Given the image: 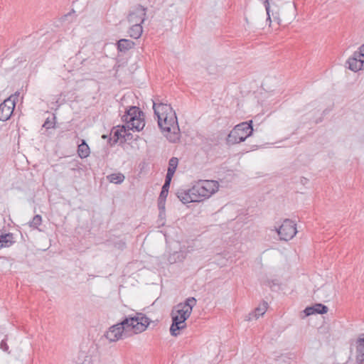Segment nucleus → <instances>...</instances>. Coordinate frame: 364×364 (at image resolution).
<instances>
[{"mask_svg":"<svg viewBox=\"0 0 364 364\" xmlns=\"http://www.w3.org/2000/svg\"><path fill=\"white\" fill-rule=\"evenodd\" d=\"M166 198H158V206H159V210L161 211H164L165 210V202H166Z\"/></svg>","mask_w":364,"mask_h":364,"instance_id":"cd10ccee","label":"nucleus"},{"mask_svg":"<svg viewBox=\"0 0 364 364\" xmlns=\"http://www.w3.org/2000/svg\"><path fill=\"white\" fill-rule=\"evenodd\" d=\"M153 109L158 119V125L166 137L171 142H176L180 137V129L176 113L171 105L153 101Z\"/></svg>","mask_w":364,"mask_h":364,"instance_id":"f257e3e1","label":"nucleus"},{"mask_svg":"<svg viewBox=\"0 0 364 364\" xmlns=\"http://www.w3.org/2000/svg\"><path fill=\"white\" fill-rule=\"evenodd\" d=\"M171 179V178H165L164 184L162 186L161 191L159 195V198H166L168 193V189L170 186Z\"/></svg>","mask_w":364,"mask_h":364,"instance_id":"5701e85b","label":"nucleus"},{"mask_svg":"<svg viewBox=\"0 0 364 364\" xmlns=\"http://www.w3.org/2000/svg\"><path fill=\"white\" fill-rule=\"evenodd\" d=\"M15 97L11 96L0 104V120H8L13 114L15 107Z\"/></svg>","mask_w":364,"mask_h":364,"instance_id":"0eeeda50","label":"nucleus"},{"mask_svg":"<svg viewBox=\"0 0 364 364\" xmlns=\"http://www.w3.org/2000/svg\"><path fill=\"white\" fill-rule=\"evenodd\" d=\"M178 164V159L176 157H172L170 159L166 178L172 179L177 168Z\"/></svg>","mask_w":364,"mask_h":364,"instance_id":"6ab92c4d","label":"nucleus"},{"mask_svg":"<svg viewBox=\"0 0 364 364\" xmlns=\"http://www.w3.org/2000/svg\"><path fill=\"white\" fill-rule=\"evenodd\" d=\"M146 8L141 5H137L129 11L127 20L129 23H142L146 18Z\"/></svg>","mask_w":364,"mask_h":364,"instance_id":"6e6552de","label":"nucleus"},{"mask_svg":"<svg viewBox=\"0 0 364 364\" xmlns=\"http://www.w3.org/2000/svg\"><path fill=\"white\" fill-rule=\"evenodd\" d=\"M304 313L305 314V316H309L316 314L314 306L306 307L304 310Z\"/></svg>","mask_w":364,"mask_h":364,"instance_id":"bb28decb","label":"nucleus"},{"mask_svg":"<svg viewBox=\"0 0 364 364\" xmlns=\"http://www.w3.org/2000/svg\"><path fill=\"white\" fill-rule=\"evenodd\" d=\"M178 198L184 204L193 202H199L196 194L192 192V187L186 191H179L177 193Z\"/></svg>","mask_w":364,"mask_h":364,"instance_id":"9d476101","label":"nucleus"},{"mask_svg":"<svg viewBox=\"0 0 364 364\" xmlns=\"http://www.w3.org/2000/svg\"><path fill=\"white\" fill-rule=\"evenodd\" d=\"M42 223V218L40 215H36L33 220L29 223V225L31 228H37L39 225H41Z\"/></svg>","mask_w":364,"mask_h":364,"instance_id":"b1692460","label":"nucleus"},{"mask_svg":"<svg viewBox=\"0 0 364 364\" xmlns=\"http://www.w3.org/2000/svg\"><path fill=\"white\" fill-rule=\"evenodd\" d=\"M125 245H126V244H125V242H120L119 243V248L123 249L124 247H125Z\"/></svg>","mask_w":364,"mask_h":364,"instance_id":"7c9ffc66","label":"nucleus"},{"mask_svg":"<svg viewBox=\"0 0 364 364\" xmlns=\"http://www.w3.org/2000/svg\"><path fill=\"white\" fill-rule=\"evenodd\" d=\"M186 256V254L182 251L174 252L168 257V260L171 264H173L177 262L183 261L185 259Z\"/></svg>","mask_w":364,"mask_h":364,"instance_id":"412c9836","label":"nucleus"},{"mask_svg":"<svg viewBox=\"0 0 364 364\" xmlns=\"http://www.w3.org/2000/svg\"><path fill=\"white\" fill-rule=\"evenodd\" d=\"M347 63L348 64V68L350 70L357 72L362 69L364 59H362L357 53H354L352 57L348 60Z\"/></svg>","mask_w":364,"mask_h":364,"instance_id":"9b49d317","label":"nucleus"},{"mask_svg":"<svg viewBox=\"0 0 364 364\" xmlns=\"http://www.w3.org/2000/svg\"><path fill=\"white\" fill-rule=\"evenodd\" d=\"M356 359L358 363H364V334L357 341Z\"/></svg>","mask_w":364,"mask_h":364,"instance_id":"f3484780","label":"nucleus"},{"mask_svg":"<svg viewBox=\"0 0 364 364\" xmlns=\"http://www.w3.org/2000/svg\"><path fill=\"white\" fill-rule=\"evenodd\" d=\"M131 27L129 29V35L130 37L138 39L142 34L143 28L141 23H130Z\"/></svg>","mask_w":364,"mask_h":364,"instance_id":"2eb2a0df","label":"nucleus"},{"mask_svg":"<svg viewBox=\"0 0 364 364\" xmlns=\"http://www.w3.org/2000/svg\"><path fill=\"white\" fill-rule=\"evenodd\" d=\"M318 296L324 299H330L334 294V289L330 284L323 285L317 291Z\"/></svg>","mask_w":364,"mask_h":364,"instance_id":"ddd939ff","label":"nucleus"},{"mask_svg":"<svg viewBox=\"0 0 364 364\" xmlns=\"http://www.w3.org/2000/svg\"><path fill=\"white\" fill-rule=\"evenodd\" d=\"M362 59H364V44L360 46V50L356 52Z\"/></svg>","mask_w":364,"mask_h":364,"instance_id":"c85d7f7f","label":"nucleus"},{"mask_svg":"<svg viewBox=\"0 0 364 364\" xmlns=\"http://www.w3.org/2000/svg\"><path fill=\"white\" fill-rule=\"evenodd\" d=\"M139 116H143V112L137 107H130L122 117L123 122H125L124 129H127V125L133 123Z\"/></svg>","mask_w":364,"mask_h":364,"instance_id":"1a4fd4ad","label":"nucleus"},{"mask_svg":"<svg viewBox=\"0 0 364 364\" xmlns=\"http://www.w3.org/2000/svg\"><path fill=\"white\" fill-rule=\"evenodd\" d=\"M0 348L8 353H10L9 349V346L7 344V336H6L5 338L3 339L0 343Z\"/></svg>","mask_w":364,"mask_h":364,"instance_id":"a878e982","label":"nucleus"},{"mask_svg":"<svg viewBox=\"0 0 364 364\" xmlns=\"http://www.w3.org/2000/svg\"><path fill=\"white\" fill-rule=\"evenodd\" d=\"M196 300L193 297L188 298L184 303L177 304L171 312L172 324L170 333L173 336L179 335V331L186 327V321L189 318Z\"/></svg>","mask_w":364,"mask_h":364,"instance_id":"7ed1b4c3","label":"nucleus"},{"mask_svg":"<svg viewBox=\"0 0 364 364\" xmlns=\"http://www.w3.org/2000/svg\"><path fill=\"white\" fill-rule=\"evenodd\" d=\"M90 151L88 145L85 143V140H82V143L78 145L77 154L81 159L86 158L89 156Z\"/></svg>","mask_w":364,"mask_h":364,"instance_id":"aec40b11","label":"nucleus"},{"mask_svg":"<svg viewBox=\"0 0 364 364\" xmlns=\"http://www.w3.org/2000/svg\"><path fill=\"white\" fill-rule=\"evenodd\" d=\"M15 242L12 233L0 235V250L4 247H9Z\"/></svg>","mask_w":364,"mask_h":364,"instance_id":"4468645a","label":"nucleus"},{"mask_svg":"<svg viewBox=\"0 0 364 364\" xmlns=\"http://www.w3.org/2000/svg\"><path fill=\"white\" fill-rule=\"evenodd\" d=\"M51 124L52 123L47 120L44 122L43 126L46 129H50L51 127Z\"/></svg>","mask_w":364,"mask_h":364,"instance_id":"c756f323","label":"nucleus"},{"mask_svg":"<svg viewBox=\"0 0 364 364\" xmlns=\"http://www.w3.org/2000/svg\"><path fill=\"white\" fill-rule=\"evenodd\" d=\"M134 46V43L129 39L122 38L117 42V49L120 52H126Z\"/></svg>","mask_w":364,"mask_h":364,"instance_id":"a211bd4d","label":"nucleus"},{"mask_svg":"<svg viewBox=\"0 0 364 364\" xmlns=\"http://www.w3.org/2000/svg\"><path fill=\"white\" fill-rule=\"evenodd\" d=\"M253 132L252 121L244 122L235 126L228 135L226 142L229 145H233L244 141Z\"/></svg>","mask_w":364,"mask_h":364,"instance_id":"39448f33","label":"nucleus"},{"mask_svg":"<svg viewBox=\"0 0 364 364\" xmlns=\"http://www.w3.org/2000/svg\"><path fill=\"white\" fill-rule=\"evenodd\" d=\"M145 126V121H144V115L139 116L137 119H135V121L133 123L129 124V125H127V129L129 130L139 132L143 129V128Z\"/></svg>","mask_w":364,"mask_h":364,"instance_id":"dca6fc26","label":"nucleus"},{"mask_svg":"<svg viewBox=\"0 0 364 364\" xmlns=\"http://www.w3.org/2000/svg\"><path fill=\"white\" fill-rule=\"evenodd\" d=\"M124 176L121 173H112L107 176V179L112 183L120 184L124 181Z\"/></svg>","mask_w":364,"mask_h":364,"instance_id":"4be33fe9","label":"nucleus"},{"mask_svg":"<svg viewBox=\"0 0 364 364\" xmlns=\"http://www.w3.org/2000/svg\"><path fill=\"white\" fill-rule=\"evenodd\" d=\"M276 231L280 240L284 241L290 240L297 232L296 224L289 219H285Z\"/></svg>","mask_w":364,"mask_h":364,"instance_id":"423d86ee","label":"nucleus"},{"mask_svg":"<svg viewBox=\"0 0 364 364\" xmlns=\"http://www.w3.org/2000/svg\"><path fill=\"white\" fill-rule=\"evenodd\" d=\"M268 304L266 301H263L258 307H257L254 311L250 313L245 320L247 321H252V319H257L259 316L264 314L267 309Z\"/></svg>","mask_w":364,"mask_h":364,"instance_id":"f8f14e48","label":"nucleus"},{"mask_svg":"<svg viewBox=\"0 0 364 364\" xmlns=\"http://www.w3.org/2000/svg\"><path fill=\"white\" fill-rule=\"evenodd\" d=\"M219 189V183L215 180H200L192 186L199 202L210 198Z\"/></svg>","mask_w":364,"mask_h":364,"instance_id":"20e7f679","label":"nucleus"},{"mask_svg":"<svg viewBox=\"0 0 364 364\" xmlns=\"http://www.w3.org/2000/svg\"><path fill=\"white\" fill-rule=\"evenodd\" d=\"M149 323L150 319L144 314L136 313L109 327L105 336L110 342H115L122 338L126 331L132 330L135 334L140 333L146 331Z\"/></svg>","mask_w":364,"mask_h":364,"instance_id":"f03ea898","label":"nucleus"},{"mask_svg":"<svg viewBox=\"0 0 364 364\" xmlns=\"http://www.w3.org/2000/svg\"><path fill=\"white\" fill-rule=\"evenodd\" d=\"M316 314H323L328 311V307L322 304H316L314 305Z\"/></svg>","mask_w":364,"mask_h":364,"instance_id":"393cba45","label":"nucleus"}]
</instances>
